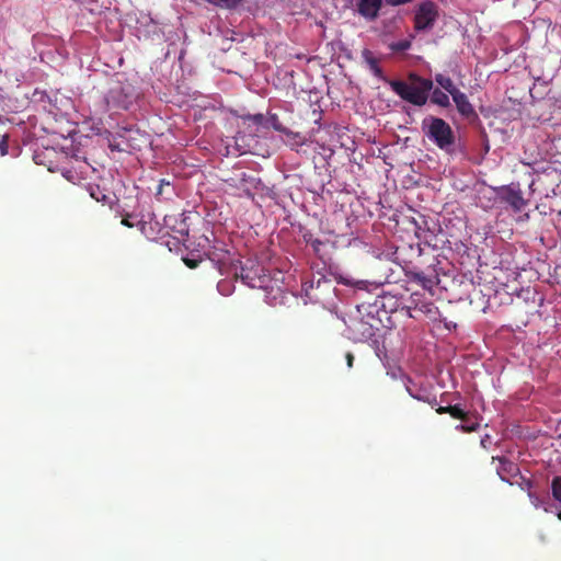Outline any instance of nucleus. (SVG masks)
Listing matches in <instances>:
<instances>
[{"instance_id": "11", "label": "nucleus", "mask_w": 561, "mask_h": 561, "mask_svg": "<svg viewBox=\"0 0 561 561\" xmlns=\"http://www.w3.org/2000/svg\"><path fill=\"white\" fill-rule=\"evenodd\" d=\"M362 55L373 75L383 80V71L382 68L379 66V59L375 57L374 54L368 49H365L362 53Z\"/></svg>"}, {"instance_id": "14", "label": "nucleus", "mask_w": 561, "mask_h": 561, "mask_svg": "<svg viewBox=\"0 0 561 561\" xmlns=\"http://www.w3.org/2000/svg\"><path fill=\"white\" fill-rule=\"evenodd\" d=\"M283 134L286 136L285 142L288 146H290L291 148L305 146V144L307 141L306 137L299 131H293L290 129H286Z\"/></svg>"}, {"instance_id": "25", "label": "nucleus", "mask_w": 561, "mask_h": 561, "mask_svg": "<svg viewBox=\"0 0 561 561\" xmlns=\"http://www.w3.org/2000/svg\"><path fill=\"white\" fill-rule=\"evenodd\" d=\"M170 186H171V183L169 181H167L165 179H161L159 182L158 188L156 191V196L161 197L163 194L164 187H170Z\"/></svg>"}, {"instance_id": "27", "label": "nucleus", "mask_w": 561, "mask_h": 561, "mask_svg": "<svg viewBox=\"0 0 561 561\" xmlns=\"http://www.w3.org/2000/svg\"><path fill=\"white\" fill-rule=\"evenodd\" d=\"M528 495L530 497L531 504H534L535 507H539V506L542 505V502L540 501V499L536 494L529 492Z\"/></svg>"}, {"instance_id": "12", "label": "nucleus", "mask_w": 561, "mask_h": 561, "mask_svg": "<svg viewBox=\"0 0 561 561\" xmlns=\"http://www.w3.org/2000/svg\"><path fill=\"white\" fill-rule=\"evenodd\" d=\"M411 279L416 282L423 289L432 290L435 285V279L432 276L424 275L423 272H411L408 274Z\"/></svg>"}, {"instance_id": "7", "label": "nucleus", "mask_w": 561, "mask_h": 561, "mask_svg": "<svg viewBox=\"0 0 561 561\" xmlns=\"http://www.w3.org/2000/svg\"><path fill=\"white\" fill-rule=\"evenodd\" d=\"M500 198L502 202L511 205L514 211L523 210L526 205V201L519 190L503 187L501 188Z\"/></svg>"}, {"instance_id": "13", "label": "nucleus", "mask_w": 561, "mask_h": 561, "mask_svg": "<svg viewBox=\"0 0 561 561\" xmlns=\"http://www.w3.org/2000/svg\"><path fill=\"white\" fill-rule=\"evenodd\" d=\"M435 82L438 83V85L445 90L449 95H453V93L459 92L460 90L456 88L453 80L444 75V73H436L435 75Z\"/></svg>"}, {"instance_id": "17", "label": "nucleus", "mask_w": 561, "mask_h": 561, "mask_svg": "<svg viewBox=\"0 0 561 561\" xmlns=\"http://www.w3.org/2000/svg\"><path fill=\"white\" fill-rule=\"evenodd\" d=\"M90 195L98 203H102L104 205L111 203V197L101 191L99 186H91Z\"/></svg>"}, {"instance_id": "26", "label": "nucleus", "mask_w": 561, "mask_h": 561, "mask_svg": "<svg viewBox=\"0 0 561 561\" xmlns=\"http://www.w3.org/2000/svg\"><path fill=\"white\" fill-rule=\"evenodd\" d=\"M389 7H400L407 3H411L413 0H383Z\"/></svg>"}, {"instance_id": "1", "label": "nucleus", "mask_w": 561, "mask_h": 561, "mask_svg": "<svg viewBox=\"0 0 561 561\" xmlns=\"http://www.w3.org/2000/svg\"><path fill=\"white\" fill-rule=\"evenodd\" d=\"M136 99L137 93L131 83L114 81L100 103L95 104L94 115L101 117L111 111H127Z\"/></svg>"}, {"instance_id": "19", "label": "nucleus", "mask_w": 561, "mask_h": 561, "mask_svg": "<svg viewBox=\"0 0 561 561\" xmlns=\"http://www.w3.org/2000/svg\"><path fill=\"white\" fill-rule=\"evenodd\" d=\"M454 419H459L462 422L469 420L468 413H466L459 404L449 405V414Z\"/></svg>"}, {"instance_id": "36", "label": "nucleus", "mask_w": 561, "mask_h": 561, "mask_svg": "<svg viewBox=\"0 0 561 561\" xmlns=\"http://www.w3.org/2000/svg\"><path fill=\"white\" fill-rule=\"evenodd\" d=\"M558 216L561 217V209L558 211Z\"/></svg>"}, {"instance_id": "20", "label": "nucleus", "mask_w": 561, "mask_h": 561, "mask_svg": "<svg viewBox=\"0 0 561 561\" xmlns=\"http://www.w3.org/2000/svg\"><path fill=\"white\" fill-rule=\"evenodd\" d=\"M304 239L307 244L311 247L317 253H319L321 245L323 244L322 241L318 238H314L312 232H305Z\"/></svg>"}, {"instance_id": "24", "label": "nucleus", "mask_w": 561, "mask_h": 561, "mask_svg": "<svg viewBox=\"0 0 561 561\" xmlns=\"http://www.w3.org/2000/svg\"><path fill=\"white\" fill-rule=\"evenodd\" d=\"M9 153V135H0V154L3 157Z\"/></svg>"}, {"instance_id": "21", "label": "nucleus", "mask_w": 561, "mask_h": 561, "mask_svg": "<svg viewBox=\"0 0 561 561\" xmlns=\"http://www.w3.org/2000/svg\"><path fill=\"white\" fill-rule=\"evenodd\" d=\"M480 424L478 422H469L468 420L462 424L456 426V431H462L465 433H471L478 431Z\"/></svg>"}, {"instance_id": "29", "label": "nucleus", "mask_w": 561, "mask_h": 561, "mask_svg": "<svg viewBox=\"0 0 561 561\" xmlns=\"http://www.w3.org/2000/svg\"><path fill=\"white\" fill-rule=\"evenodd\" d=\"M185 264L190 267V268H195L199 263L201 261H197V260H193V259H185L184 260Z\"/></svg>"}, {"instance_id": "9", "label": "nucleus", "mask_w": 561, "mask_h": 561, "mask_svg": "<svg viewBox=\"0 0 561 561\" xmlns=\"http://www.w3.org/2000/svg\"><path fill=\"white\" fill-rule=\"evenodd\" d=\"M450 96L455 103L456 110H458L460 115H462L466 118L477 117L474 106L470 103L469 99L463 92L459 91L453 93V95Z\"/></svg>"}, {"instance_id": "31", "label": "nucleus", "mask_w": 561, "mask_h": 561, "mask_svg": "<svg viewBox=\"0 0 561 561\" xmlns=\"http://www.w3.org/2000/svg\"><path fill=\"white\" fill-rule=\"evenodd\" d=\"M436 413H437V414H440V415H443V414H449V405H447V407H438V408L436 409Z\"/></svg>"}, {"instance_id": "10", "label": "nucleus", "mask_w": 561, "mask_h": 561, "mask_svg": "<svg viewBox=\"0 0 561 561\" xmlns=\"http://www.w3.org/2000/svg\"><path fill=\"white\" fill-rule=\"evenodd\" d=\"M492 459L493 461H499L496 472L500 476L501 480L508 481L510 477H514L518 473L517 465L511 459L504 457H493Z\"/></svg>"}, {"instance_id": "35", "label": "nucleus", "mask_w": 561, "mask_h": 561, "mask_svg": "<svg viewBox=\"0 0 561 561\" xmlns=\"http://www.w3.org/2000/svg\"><path fill=\"white\" fill-rule=\"evenodd\" d=\"M68 174H69V172L64 173V176H66L67 179H69Z\"/></svg>"}, {"instance_id": "2", "label": "nucleus", "mask_w": 561, "mask_h": 561, "mask_svg": "<svg viewBox=\"0 0 561 561\" xmlns=\"http://www.w3.org/2000/svg\"><path fill=\"white\" fill-rule=\"evenodd\" d=\"M387 83L397 95L415 106L426 104L433 89V82L430 79L422 78L414 72L408 76V81L388 80Z\"/></svg>"}, {"instance_id": "22", "label": "nucleus", "mask_w": 561, "mask_h": 561, "mask_svg": "<svg viewBox=\"0 0 561 561\" xmlns=\"http://www.w3.org/2000/svg\"><path fill=\"white\" fill-rule=\"evenodd\" d=\"M411 47V42L407 39L398 41L396 43L390 44L389 48L393 51H405Z\"/></svg>"}, {"instance_id": "8", "label": "nucleus", "mask_w": 561, "mask_h": 561, "mask_svg": "<svg viewBox=\"0 0 561 561\" xmlns=\"http://www.w3.org/2000/svg\"><path fill=\"white\" fill-rule=\"evenodd\" d=\"M383 0H358L357 12L367 21H374L379 16Z\"/></svg>"}, {"instance_id": "18", "label": "nucleus", "mask_w": 561, "mask_h": 561, "mask_svg": "<svg viewBox=\"0 0 561 561\" xmlns=\"http://www.w3.org/2000/svg\"><path fill=\"white\" fill-rule=\"evenodd\" d=\"M241 119L243 123L253 124L256 127L264 126L266 119L264 118V114H248L242 115Z\"/></svg>"}, {"instance_id": "5", "label": "nucleus", "mask_w": 561, "mask_h": 561, "mask_svg": "<svg viewBox=\"0 0 561 561\" xmlns=\"http://www.w3.org/2000/svg\"><path fill=\"white\" fill-rule=\"evenodd\" d=\"M370 321L376 322L374 317L351 319L347 324L350 339L355 342L370 341L378 331V327Z\"/></svg>"}, {"instance_id": "16", "label": "nucleus", "mask_w": 561, "mask_h": 561, "mask_svg": "<svg viewBox=\"0 0 561 561\" xmlns=\"http://www.w3.org/2000/svg\"><path fill=\"white\" fill-rule=\"evenodd\" d=\"M210 4L225 10H234L241 3V0H206Z\"/></svg>"}, {"instance_id": "33", "label": "nucleus", "mask_w": 561, "mask_h": 561, "mask_svg": "<svg viewBox=\"0 0 561 561\" xmlns=\"http://www.w3.org/2000/svg\"><path fill=\"white\" fill-rule=\"evenodd\" d=\"M122 224L128 228H131L133 227V224L127 219V218H124L122 220Z\"/></svg>"}, {"instance_id": "6", "label": "nucleus", "mask_w": 561, "mask_h": 561, "mask_svg": "<svg viewBox=\"0 0 561 561\" xmlns=\"http://www.w3.org/2000/svg\"><path fill=\"white\" fill-rule=\"evenodd\" d=\"M438 16L437 5L433 1L422 2L415 10L414 27L416 31H426L433 27Z\"/></svg>"}, {"instance_id": "32", "label": "nucleus", "mask_w": 561, "mask_h": 561, "mask_svg": "<svg viewBox=\"0 0 561 561\" xmlns=\"http://www.w3.org/2000/svg\"><path fill=\"white\" fill-rule=\"evenodd\" d=\"M346 362H347L348 368H352L353 367V363H354V355H353V353H346Z\"/></svg>"}, {"instance_id": "3", "label": "nucleus", "mask_w": 561, "mask_h": 561, "mask_svg": "<svg viewBox=\"0 0 561 561\" xmlns=\"http://www.w3.org/2000/svg\"><path fill=\"white\" fill-rule=\"evenodd\" d=\"M423 134L442 150L449 151L455 144V135L449 124L442 117L430 115L422 119Z\"/></svg>"}, {"instance_id": "4", "label": "nucleus", "mask_w": 561, "mask_h": 561, "mask_svg": "<svg viewBox=\"0 0 561 561\" xmlns=\"http://www.w3.org/2000/svg\"><path fill=\"white\" fill-rule=\"evenodd\" d=\"M234 277L251 287L267 290L271 288L272 278L268 271L260 263L248 260L236 267Z\"/></svg>"}, {"instance_id": "30", "label": "nucleus", "mask_w": 561, "mask_h": 561, "mask_svg": "<svg viewBox=\"0 0 561 561\" xmlns=\"http://www.w3.org/2000/svg\"><path fill=\"white\" fill-rule=\"evenodd\" d=\"M489 444H490V436H489L488 434H485V435L481 438L480 445H481L484 449H486Z\"/></svg>"}, {"instance_id": "15", "label": "nucleus", "mask_w": 561, "mask_h": 561, "mask_svg": "<svg viewBox=\"0 0 561 561\" xmlns=\"http://www.w3.org/2000/svg\"><path fill=\"white\" fill-rule=\"evenodd\" d=\"M432 103L442 106V107H449L450 101L447 93H445L442 89L435 88L432 91L431 95Z\"/></svg>"}, {"instance_id": "34", "label": "nucleus", "mask_w": 561, "mask_h": 561, "mask_svg": "<svg viewBox=\"0 0 561 561\" xmlns=\"http://www.w3.org/2000/svg\"><path fill=\"white\" fill-rule=\"evenodd\" d=\"M558 518L561 522V508H560V512L558 513Z\"/></svg>"}, {"instance_id": "23", "label": "nucleus", "mask_w": 561, "mask_h": 561, "mask_svg": "<svg viewBox=\"0 0 561 561\" xmlns=\"http://www.w3.org/2000/svg\"><path fill=\"white\" fill-rule=\"evenodd\" d=\"M270 124L272 128L280 133H284L287 128L285 125L282 124L276 114H271Z\"/></svg>"}, {"instance_id": "28", "label": "nucleus", "mask_w": 561, "mask_h": 561, "mask_svg": "<svg viewBox=\"0 0 561 561\" xmlns=\"http://www.w3.org/2000/svg\"><path fill=\"white\" fill-rule=\"evenodd\" d=\"M416 236H417V238H419V239H423V240H425V242H426L427 244H431V240H428V239H427L426 232H425V231H423V230H421V228H420V227H417Z\"/></svg>"}]
</instances>
